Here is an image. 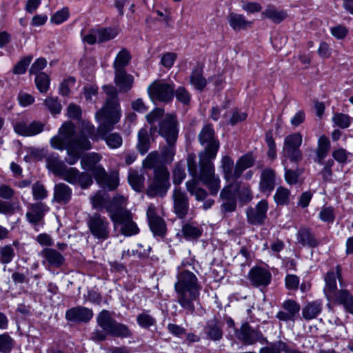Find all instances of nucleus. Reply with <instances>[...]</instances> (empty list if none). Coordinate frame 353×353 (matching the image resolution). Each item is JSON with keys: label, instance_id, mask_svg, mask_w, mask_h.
Segmentation results:
<instances>
[{"label": "nucleus", "instance_id": "6ab92c4d", "mask_svg": "<svg viewBox=\"0 0 353 353\" xmlns=\"http://www.w3.org/2000/svg\"><path fill=\"white\" fill-rule=\"evenodd\" d=\"M284 311H279L276 317L282 321H294L296 315L299 313L300 305L292 299H288L282 304Z\"/></svg>", "mask_w": 353, "mask_h": 353}, {"label": "nucleus", "instance_id": "c03bdc74", "mask_svg": "<svg viewBox=\"0 0 353 353\" xmlns=\"http://www.w3.org/2000/svg\"><path fill=\"white\" fill-rule=\"evenodd\" d=\"M119 34L116 28H100L97 29L98 43H102L114 39Z\"/></svg>", "mask_w": 353, "mask_h": 353}, {"label": "nucleus", "instance_id": "e433bc0d", "mask_svg": "<svg viewBox=\"0 0 353 353\" xmlns=\"http://www.w3.org/2000/svg\"><path fill=\"white\" fill-rule=\"evenodd\" d=\"M221 168L224 173V177L227 181H236L237 176H235V165L234 161L229 156H224L221 159Z\"/></svg>", "mask_w": 353, "mask_h": 353}, {"label": "nucleus", "instance_id": "69168bd1", "mask_svg": "<svg viewBox=\"0 0 353 353\" xmlns=\"http://www.w3.org/2000/svg\"><path fill=\"white\" fill-rule=\"evenodd\" d=\"M319 218L321 221L332 223L335 219L334 210L332 207H324L319 212Z\"/></svg>", "mask_w": 353, "mask_h": 353}, {"label": "nucleus", "instance_id": "393cba45", "mask_svg": "<svg viewBox=\"0 0 353 353\" xmlns=\"http://www.w3.org/2000/svg\"><path fill=\"white\" fill-rule=\"evenodd\" d=\"M95 173L94 179L102 187L107 188L109 190H114L118 187V177L112 174H108L104 168H97Z\"/></svg>", "mask_w": 353, "mask_h": 353}, {"label": "nucleus", "instance_id": "0eeeda50", "mask_svg": "<svg viewBox=\"0 0 353 353\" xmlns=\"http://www.w3.org/2000/svg\"><path fill=\"white\" fill-rule=\"evenodd\" d=\"M87 225L90 234L100 241L107 240L110 235V223L108 219L101 214L95 212L89 215Z\"/></svg>", "mask_w": 353, "mask_h": 353}, {"label": "nucleus", "instance_id": "8fccbe9b", "mask_svg": "<svg viewBox=\"0 0 353 353\" xmlns=\"http://www.w3.org/2000/svg\"><path fill=\"white\" fill-rule=\"evenodd\" d=\"M14 347V341L8 333L0 334V353H10Z\"/></svg>", "mask_w": 353, "mask_h": 353}, {"label": "nucleus", "instance_id": "5fc2aeb1", "mask_svg": "<svg viewBox=\"0 0 353 353\" xmlns=\"http://www.w3.org/2000/svg\"><path fill=\"white\" fill-rule=\"evenodd\" d=\"M174 96L178 102L183 105H188L191 101V94L189 91L183 86H179L174 90Z\"/></svg>", "mask_w": 353, "mask_h": 353}, {"label": "nucleus", "instance_id": "052dcab7", "mask_svg": "<svg viewBox=\"0 0 353 353\" xmlns=\"http://www.w3.org/2000/svg\"><path fill=\"white\" fill-rule=\"evenodd\" d=\"M15 255L14 249L10 245H5L0 248V261L3 264L10 263Z\"/></svg>", "mask_w": 353, "mask_h": 353}, {"label": "nucleus", "instance_id": "c756f323", "mask_svg": "<svg viewBox=\"0 0 353 353\" xmlns=\"http://www.w3.org/2000/svg\"><path fill=\"white\" fill-rule=\"evenodd\" d=\"M114 82L120 92H126L132 88L134 77L131 74H127L125 70L116 71Z\"/></svg>", "mask_w": 353, "mask_h": 353}, {"label": "nucleus", "instance_id": "13d9d810", "mask_svg": "<svg viewBox=\"0 0 353 353\" xmlns=\"http://www.w3.org/2000/svg\"><path fill=\"white\" fill-rule=\"evenodd\" d=\"M137 321L139 325L143 328L148 329L156 324V319L150 314L143 312L137 315Z\"/></svg>", "mask_w": 353, "mask_h": 353}, {"label": "nucleus", "instance_id": "ddd939ff", "mask_svg": "<svg viewBox=\"0 0 353 353\" xmlns=\"http://www.w3.org/2000/svg\"><path fill=\"white\" fill-rule=\"evenodd\" d=\"M174 212L179 219H184L189 211V201L187 194L180 188H175L172 193Z\"/></svg>", "mask_w": 353, "mask_h": 353}, {"label": "nucleus", "instance_id": "4c0bfd02", "mask_svg": "<svg viewBox=\"0 0 353 353\" xmlns=\"http://www.w3.org/2000/svg\"><path fill=\"white\" fill-rule=\"evenodd\" d=\"M322 305L319 301H313L308 303L302 309L303 317L307 320H311L315 319L321 312Z\"/></svg>", "mask_w": 353, "mask_h": 353}, {"label": "nucleus", "instance_id": "1a4fd4ad", "mask_svg": "<svg viewBox=\"0 0 353 353\" xmlns=\"http://www.w3.org/2000/svg\"><path fill=\"white\" fill-rule=\"evenodd\" d=\"M103 90L108 98L104 107L96 112V117H114L115 114L121 117L117 89L112 85H103Z\"/></svg>", "mask_w": 353, "mask_h": 353}, {"label": "nucleus", "instance_id": "4be33fe9", "mask_svg": "<svg viewBox=\"0 0 353 353\" xmlns=\"http://www.w3.org/2000/svg\"><path fill=\"white\" fill-rule=\"evenodd\" d=\"M39 254L43 259L42 263L43 265L47 263L50 267L59 268L65 262L64 256L53 248H44Z\"/></svg>", "mask_w": 353, "mask_h": 353}, {"label": "nucleus", "instance_id": "9d476101", "mask_svg": "<svg viewBox=\"0 0 353 353\" xmlns=\"http://www.w3.org/2000/svg\"><path fill=\"white\" fill-rule=\"evenodd\" d=\"M148 92L153 101L169 103L174 98V86L162 81H154L148 86Z\"/></svg>", "mask_w": 353, "mask_h": 353}, {"label": "nucleus", "instance_id": "5701e85b", "mask_svg": "<svg viewBox=\"0 0 353 353\" xmlns=\"http://www.w3.org/2000/svg\"><path fill=\"white\" fill-rule=\"evenodd\" d=\"M14 131L23 136H34L43 130L44 125L39 121L26 123L19 121L15 123Z\"/></svg>", "mask_w": 353, "mask_h": 353}, {"label": "nucleus", "instance_id": "f8f14e48", "mask_svg": "<svg viewBox=\"0 0 353 353\" xmlns=\"http://www.w3.org/2000/svg\"><path fill=\"white\" fill-rule=\"evenodd\" d=\"M302 143V136L300 133H294L287 136L284 140L283 152L292 162H298L302 159V153L299 147Z\"/></svg>", "mask_w": 353, "mask_h": 353}, {"label": "nucleus", "instance_id": "a18cd8bd", "mask_svg": "<svg viewBox=\"0 0 353 353\" xmlns=\"http://www.w3.org/2000/svg\"><path fill=\"white\" fill-rule=\"evenodd\" d=\"M150 228L154 236L163 237L166 232V224L161 218H155L148 223Z\"/></svg>", "mask_w": 353, "mask_h": 353}, {"label": "nucleus", "instance_id": "c9c22d12", "mask_svg": "<svg viewBox=\"0 0 353 353\" xmlns=\"http://www.w3.org/2000/svg\"><path fill=\"white\" fill-rule=\"evenodd\" d=\"M255 159L252 154H245L241 157L235 164V176L239 179L244 170L251 168L254 163Z\"/></svg>", "mask_w": 353, "mask_h": 353}, {"label": "nucleus", "instance_id": "412c9836", "mask_svg": "<svg viewBox=\"0 0 353 353\" xmlns=\"http://www.w3.org/2000/svg\"><path fill=\"white\" fill-rule=\"evenodd\" d=\"M205 338L213 341H219L223 336V324L217 319L208 320L203 327Z\"/></svg>", "mask_w": 353, "mask_h": 353}, {"label": "nucleus", "instance_id": "bf43d9fd", "mask_svg": "<svg viewBox=\"0 0 353 353\" xmlns=\"http://www.w3.org/2000/svg\"><path fill=\"white\" fill-rule=\"evenodd\" d=\"M91 201L93 208L99 210L103 208L105 209V206L108 202L106 194L100 191L97 192L95 195L92 197Z\"/></svg>", "mask_w": 353, "mask_h": 353}, {"label": "nucleus", "instance_id": "09e8293b", "mask_svg": "<svg viewBox=\"0 0 353 353\" xmlns=\"http://www.w3.org/2000/svg\"><path fill=\"white\" fill-rule=\"evenodd\" d=\"M290 192L288 189L279 186L274 196V200L279 205H288L290 200Z\"/></svg>", "mask_w": 353, "mask_h": 353}, {"label": "nucleus", "instance_id": "de8ad7c7", "mask_svg": "<svg viewBox=\"0 0 353 353\" xmlns=\"http://www.w3.org/2000/svg\"><path fill=\"white\" fill-rule=\"evenodd\" d=\"M79 172H80L75 168H67V166H65L59 176L70 184L77 185Z\"/></svg>", "mask_w": 353, "mask_h": 353}, {"label": "nucleus", "instance_id": "20e7f679", "mask_svg": "<svg viewBox=\"0 0 353 353\" xmlns=\"http://www.w3.org/2000/svg\"><path fill=\"white\" fill-rule=\"evenodd\" d=\"M97 322L102 330H96L91 334L93 341H105L108 335L118 338H128L132 335L129 327L113 319L108 310H102L97 317Z\"/></svg>", "mask_w": 353, "mask_h": 353}, {"label": "nucleus", "instance_id": "7ed1b4c3", "mask_svg": "<svg viewBox=\"0 0 353 353\" xmlns=\"http://www.w3.org/2000/svg\"><path fill=\"white\" fill-rule=\"evenodd\" d=\"M174 290L179 305L188 313L193 314L195 311L194 301L199 299L201 290L196 276L188 270L181 272L177 276Z\"/></svg>", "mask_w": 353, "mask_h": 353}, {"label": "nucleus", "instance_id": "3c124183", "mask_svg": "<svg viewBox=\"0 0 353 353\" xmlns=\"http://www.w3.org/2000/svg\"><path fill=\"white\" fill-rule=\"evenodd\" d=\"M175 143L176 142H167V145L162 148L161 157L164 163L172 162L175 154Z\"/></svg>", "mask_w": 353, "mask_h": 353}, {"label": "nucleus", "instance_id": "a878e982", "mask_svg": "<svg viewBox=\"0 0 353 353\" xmlns=\"http://www.w3.org/2000/svg\"><path fill=\"white\" fill-rule=\"evenodd\" d=\"M72 189L64 183L56 184L54 188L53 201L60 205L68 204L72 198Z\"/></svg>", "mask_w": 353, "mask_h": 353}, {"label": "nucleus", "instance_id": "39448f33", "mask_svg": "<svg viewBox=\"0 0 353 353\" xmlns=\"http://www.w3.org/2000/svg\"><path fill=\"white\" fill-rule=\"evenodd\" d=\"M99 125L97 128V132L99 139L104 140L107 145L112 149L120 148L123 144V138L118 132L110 133L114 128L121 117L114 115V117H96Z\"/></svg>", "mask_w": 353, "mask_h": 353}, {"label": "nucleus", "instance_id": "b1692460", "mask_svg": "<svg viewBox=\"0 0 353 353\" xmlns=\"http://www.w3.org/2000/svg\"><path fill=\"white\" fill-rule=\"evenodd\" d=\"M48 210L49 208L45 203L38 202L31 205L30 210L27 212L26 216L29 223L37 225L43 221Z\"/></svg>", "mask_w": 353, "mask_h": 353}, {"label": "nucleus", "instance_id": "6e6d98bb", "mask_svg": "<svg viewBox=\"0 0 353 353\" xmlns=\"http://www.w3.org/2000/svg\"><path fill=\"white\" fill-rule=\"evenodd\" d=\"M352 119L349 115L343 113H334L332 117L333 123L342 129L349 128Z\"/></svg>", "mask_w": 353, "mask_h": 353}, {"label": "nucleus", "instance_id": "a19ab883", "mask_svg": "<svg viewBox=\"0 0 353 353\" xmlns=\"http://www.w3.org/2000/svg\"><path fill=\"white\" fill-rule=\"evenodd\" d=\"M181 232L186 240L194 241L202 235L203 230L201 227L187 223L183 225Z\"/></svg>", "mask_w": 353, "mask_h": 353}, {"label": "nucleus", "instance_id": "37998d69", "mask_svg": "<svg viewBox=\"0 0 353 353\" xmlns=\"http://www.w3.org/2000/svg\"><path fill=\"white\" fill-rule=\"evenodd\" d=\"M46 166L55 175L59 176L66 165L64 162L59 159L58 156L50 155L46 159Z\"/></svg>", "mask_w": 353, "mask_h": 353}, {"label": "nucleus", "instance_id": "f3484780", "mask_svg": "<svg viewBox=\"0 0 353 353\" xmlns=\"http://www.w3.org/2000/svg\"><path fill=\"white\" fill-rule=\"evenodd\" d=\"M276 185V172L270 168L263 169L260 175L259 190L263 194L270 196Z\"/></svg>", "mask_w": 353, "mask_h": 353}, {"label": "nucleus", "instance_id": "49530a36", "mask_svg": "<svg viewBox=\"0 0 353 353\" xmlns=\"http://www.w3.org/2000/svg\"><path fill=\"white\" fill-rule=\"evenodd\" d=\"M262 17L272 20L275 23H281L287 17L284 11H278L273 7H268L262 12Z\"/></svg>", "mask_w": 353, "mask_h": 353}, {"label": "nucleus", "instance_id": "864d4df0", "mask_svg": "<svg viewBox=\"0 0 353 353\" xmlns=\"http://www.w3.org/2000/svg\"><path fill=\"white\" fill-rule=\"evenodd\" d=\"M44 104L52 114H57L61 112L62 105L57 97H47Z\"/></svg>", "mask_w": 353, "mask_h": 353}, {"label": "nucleus", "instance_id": "ea45409f", "mask_svg": "<svg viewBox=\"0 0 353 353\" xmlns=\"http://www.w3.org/2000/svg\"><path fill=\"white\" fill-rule=\"evenodd\" d=\"M130 60L131 55L128 50L123 48L119 51L113 64L115 72L125 70V68L128 65Z\"/></svg>", "mask_w": 353, "mask_h": 353}, {"label": "nucleus", "instance_id": "f03ea898", "mask_svg": "<svg viewBox=\"0 0 353 353\" xmlns=\"http://www.w3.org/2000/svg\"><path fill=\"white\" fill-rule=\"evenodd\" d=\"M89 139L92 141L99 139L97 130L92 124L84 123L79 133L77 134L76 125L68 121L60 128L59 134L50 139V145L54 149L66 150L68 157L65 161L72 165L78 161L83 151L91 149Z\"/></svg>", "mask_w": 353, "mask_h": 353}, {"label": "nucleus", "instance_id": "bb28decb", "mask_svg": "<svg viewBox=\"0 0 353 353\" xmlns=\"http://www.w3.org/2000/svg\"><path fill=\"white\" fill-rule=\"evenodd\" d=\"M115 224L121 225V232L122 234L130 236L137 234L139 232V228L137 224L132 221L131 213L125 214L114 222Z\"/></svg>", "mask_w": 353, "mask_h": 353}, {"label": "nucleus", "instance_id": "680f3d73", "mask_svg": "<svg viewBox=\"0 0 353 353\" xmlns=\"http://www.w3.org/2000/svg\"><path fill=\"white\" fill-rule=\"evenodd\" d=\"M32 59V56H27L22 58L13 68L12 72L15 74H24L28 65L31 63Z\"/></svg>", "mask_w": 353, "mask_h": 353}, {"label": "nucleus", "instance_id": "a211bd4d", "mask_svg": "<svg viewBox=\"0 0 353 353\" xmlns=\"http://www.w3.org/2000/svg\"><path fill=\"white\" fill-rule=\"evenodd\" d=\"M92 316V310L83 306L72 307L65 312V319L75 323H88Z\"/></svg>", "mask_w": 353, "mask_h": 353}, {"label": "nucleus", "instance_id": "f257e3e1", "mask_svg": "<svg viewBox=\"0 0 353 353\" xmlns=\"http://www.w3.org/2000/svg\"><path fill=\"white\" fill-rule=\"evenodd\" d=\"M198 141L203 150L199 154V162L195 154H190L187 159L188 170L191 176H199L207 186L212 195H216L220 189V179L215 174L212 161L216 158L220 147L219 140L215 134L212 124H205L198 134Z\"/></svg>", "mask_w": 353, "mask_h": 353}, {"label": "nucleus", "instance_id": "9b49d317", "mask_svg": "<svg viewBox=\"0 0 353 353\" xmlns=\"http://www.w3.org/2000/svg\"><path fill=\"white\" fill-rule=\"evenodd\" d=\"M235 336L243 344L250 345L256 343H269L262 332L253 328L248 322L242 323L240 328L235 329Z\"/></svg>", "mask_w": 353, "mask_h": 353}, {"label": "nucleus", "instance_id": "aec40b11", "mask_svg": "<svg viewBox=\"0 0 353 353\" xmlns=\"http://www.w3.org/2000/svg\"><path fill=\"white\" fill-rule=\"evenodd\" d=\"M248 278L252 285L254 287L267 286L271 281V273L262 268H252L248 274Z\"/></svg>", "mask_w": 353, "mask_h": 353}, {"label": "nucleus", "instance_id": "dca6fc26", "mask_svg": "<svg viewBox=\"0 0 353 353\" xmlns=\"http://www.w3.org/2000/svg\"><path fill=\"white\" fill-rule=\"evenodd\" d=\"M341 267L337 265L336 271L330 270L324 276L325 287L323 292L327 300H331L333 295L337 291L336 279L341 282Z\"/></svg>", "mask_w": 353, "mask_h": 353}, {"label": "nucleus", "instance_id": "774afa93", "mask_svg": "<svg viewBox=\"0 0 353 353\" xmlns=\"http://www.w3.org/2000/svg\"><path fill=\"white\" fill-rule=\"evenodd\" d=\"M186 173L185 168L181 165H176L173 171V183L176 185H179L185 179Z\"/></svg>", "mask_w": 353, "mask_h": 353}, {"label": "nucleus", "instance_id": "cd10ccee", "mask_svg": "<svg viewBox=\"0 0 353 353\" xmlns=\"http://www.w3.org/2000/svg\"><path fill=\"white\" fill-rule=\"evenodd\" d=\"M330 301L343 305L347 312L353 314V297L348 290H337Z\"/></svg>", "mask_w": 353, "mask_h": 353}, {"label": "nucleus", "instance_id": "7c9ffc66", "mask_svg": "<svg viewBox=\"0 0 353 353\" xmlns=\"http://www.w3.org/2000/svg\"><path fill=\"white\" fill-rule=\"evenodd\" d=\"M101 157L97 153H90L83 157L81 161L82 169L91 171L94 177L96 176V170L97 168H103L100 165H97V163L101 160Z\"/></svg>", "mask_w": 353, "mask_h": 353}, {"label": "nucleus", "instance_id": "4d7b16f0", "mask_svg": "<svg viewBox=\"0 0 353 353\" xmlns=\"http://www.w3.org/2000/svg\"><path fill=\"white\" fill-rule=\"evenodd\" d=\"M286 343L282 341L269 343L268 346L261 348L260 353H281L285 352Z\"/></svg>", "mask_w": 353, "mask_h": 353}, {"label": "nucleus", "instance_id": "338daca9", "mask_svg": "<svg viewBox=\"0 0 353 353\" xmlns=\"http://www.w3.org/2000/svg\"><path fill=\"white\" fill-rule=\"evenodd\" d=\"M76 82L73 77H70L63 81L60 84L59 93L63 96H68L70 92V88H72Z\"/></svg>", "mask_w": 353, "mask_h": 353}, {"label": "nucleus", "instance_id": "58836bf2", "mask_svg": "<svg viewBox=\"0 0 353 353\" xmlns=\"http://www.w3.org/2000/svg\"><path fill=\"white\" fill-rule=\"evenodd\" d=\"M145 176L138 171L131 170L128 174V182L132 189L137 192L144 190Z\"/></svg>", "mask_w": 353, "mask_h": 353}, {"label": "nucleus", "instance_id": "e2e57ef3", "mask_svg": "<svg viewBox=\"0 0 353 353\" xmlns=\"http://www.w3.org/2000/svg\"><path fill=\"white\" fill-rule=\"evenodd\" d=\"M33 197L35 200H42L47 197L48 192L44 185L39 181L34 183L32 186Z\"/></svg>", "mask_w": 353, "mask_h": 353}, {"label": "nucleus", "instance_id": "423d86ee", "mask_svg": "<svg viewBox=\"0 0 353 353\" xmlns=\"http://www.w3.org/2000/svg\"><path fill=\"white\" fill-rule=\"evenodd\" d=\"M150 132L151 134L157 132L166 142H176L179 134V122L176 116L172 114H166L159 121L158 125L150 126Z\"/></svg>", "mask_w": 353, "mask_h": 353}, {"label": "nucleus", "instance_id": "c85d7f7f", "mask_svg": "<svg viewBox=\"0 0 353 353\" xmlns=\"http://www.w3.org/2000/svg\"><path fill=\"white\" fill-rule=\"evenodd\" d=\"M143 166L147 169H153L154 172L163 169H167L157 151H152L148 154L143 161Z\"/></svg>", "mask_w": 353, "mask_h": 353}, {"label": "nucleus", "instance_id": "4468645a", "mask_svg": "<svg viewBox=\"0 0 353 353\" xmlns=\"http://www.w3.org/2000/svg\"><path fill=\"white\" fill-rule=\"evenodd\" d=\"M105 210L113 222L123 216L124 214L130 213V211L125 209V198L120 195L114 196L112 201H108Z\"/></svg>", "mask_w": 353, "mask_h": 353}, {"label": "nucleus", "instance_id": "f704fd0d", "mask_svg": "<svg viewBox=\"0 0 353 353\" xmlns=\"http://www.w3.org/2000/svg\"><path fill=\"white\" fill-rule=\"evenodd\" d=\"M190 83L197 90L203 91L207 85V80L203 75V69L201 67L194 68L190 77Z\"/></svg>", "mask_w": 353, "mask_h": 353}, {"label": "nucleus", "instance_id": "473e14b6", "mask_svg": "<svg viewBox=\"0 0 353 353\" xmlns=\"http://www.w3.org/2000/svg\"><path fill=\"white\" fill-rule=\"evenodd\" d=\"M230 26L234 31H240L250 27L252 22L245 19L242 14L231 12L227 17Z\"/></svg>", "mask_w": 353, "mask_h": 353}, {"label": "nucleus", "instance_id": "603ef678", "mask_svg": "<svg viewBox=\"0 0 353 353\" xmlns=\"http://www.w3.org/2000/svg\"><path fill=\"white\" fill-rule=\"evenodd\" d=\"M35 84L37 88L41 93L48 92L50 85V77L45 72H40L37 74L35 78Z\"/></svg>", "mask_w": 353, "mask_h": 353}, {"label": "nucleus", "instance_id": "72a5a7b5", "mask_svg": "<svg viewBox=\"0 0 353 353\" xmlns=\"http://www.w3.org/2000/svg\"><path fill=\"white\" fill-rule=\"evenodd\" d=\"M330 150V141L325 135H322L319 138L318 145L316 150L315 161L322 164L323 159L327 156Z\"/></svg>", "mask_w": 353, "mask_h": 353}, {"label": "nucleus", "instance_id": "2f4dec72", "mask_svg": "<svg viewBox=\"0 0 353 353\" xmlns=\"http://www.w3.org/2000/svg\"><path fill=\"white\" fill-rule=\"evenodd\" d=\"M296 236L298 242L303 246L307 245L310 248H315L319 245V241L309 228H301Z\"/></svg>", "mask_w": 353, "mask_h": 353}, {"label": "nucleus", "instance_id": "6e6552de", "mask_svg": "<svg viewBox=\"0 0 353 353\" xmlns=\"http://www.w3.org/2000/svg\"><path fill=\"white\" fill-rule=\"evenodd\" d=\"M168 169L154 172L152 181L148 185L146 194L150 197H163L168 192L170 183Z\"/></svg>", "mask_w": 353, "mask_h": 353}, {"label": "nucleus", "instance_id": "0e129e2a", "mask_svg": "<svg viewBox=\"0 0 353 353\" xmlns=\"http://www.w3.org/2000/svg\"><path fill=\"white\" fill-rule=\"evenodd\" d=\"M70 12L68 8H63L56 12L51 17L50 21L54 24H61L68 19Z\"/></svg>", "mask_w": 353, "mask_h": 353}, {"label": "nucleus", "instance_id": "79ce46f5", "mask_svg": "<svg viewBox=\"0 0 353 353\" xmlns=\"http://www.w3.org/2000/svg\"><path fill=\"white\" fill-rule=\"evenodd\" d=\"M137 148L141 154H145L150 148V139L148 130L141 128L138 132Z\"/></svg>", "mask_w": 353, "mask_h": 353}, {"label": "nucleus", "instance_id": "2eb2a0df", "mask_svg": "<svg viewBox=\"0 0 353 353\" xmlns=\"http://www.w3.org/2000/svg\"><path fill=\"white\" fill-rule=\"evenodd\" d=\"M268 203L266 200L259 201L255 208H250L246 211L248 221L252 225H262L267 218Z\"/></svg>", "mask_w": 353, "mask_h": 353}]
</instances>
